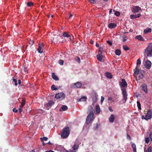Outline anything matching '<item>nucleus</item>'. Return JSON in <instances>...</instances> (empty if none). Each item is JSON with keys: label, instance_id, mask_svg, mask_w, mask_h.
I'll return each mask as SVG.
<instances>
[{"label": "nucleus", "instance_id": "0eeeda50", "mask_svg": "<svg viewBox=\"0 0 152 152\" xmlns=\"http://www.w3.org/2000/svg\"><path fill=\"white\" fill-rule=\"evenodd\" d=\"M58 35H56L54 34H52L50 36V40L53 42H57L58 41L57 38L58 37Z\"/></svg>", "mask_w": 152, "mask_h": 152}, {"label": "nucleus", "instance_id": "f8f14e48", "mask_svg": "<svg viewBox=\"0 0 152 152\" xmlns=\"http://www.w3.org/2000/svg\"><path fill=\"white\" fill-rule=\"evenodd\" d=\"M140 74H141V75H140L139 76L138 80H140L143 78L144 76L145 75V72L143 70H140Z\"/></svg>", "mask_w": 152, "mask_h": 152}, {"label": "nucleus", "instance_id": "412c9836", "mask_svg": "<svg viewBox=\"0 0 152 152\" xmlns=\"http://www.w3.org/2000/svg\"><path fill=\"white\" fill-rule=\"evenodd\" d=\"M102 54L99 53V54L97 55L96 57L98 60L101 61L102 60V58H103Z\"/></svg>", "mask_w": 152, "mask_h": 152}, {"label": "nucleus", "instance_id": "c9c22d12", "mask_svg": "<svg viewBox=\"0 0 152 152\" xmlns=\"http://www.w3.org/2000/svg\"><path fill=\"white\" fill-rule=\"evenodd\" d=\"M137 106L138 108V109L140 110H141V104H140V102L139 101H137Z\"/></svg>", "mask_w": 152, "mask_h": 152}, {"label": "nucleus", "instance_id": "4d7b16f0", "mask_svg": "<svg viewBox=\"0 0 152 152\" xmlns=\"http://www.w3.org/2000/svg\"><path fill=\"white\" fill-rule=\"evenodd\" d=\"M104 99V98L103 96H101V102H102Z\"/></svg>", "mask_w": 152, "mask_h": 152}, {"label": "nucleus", "instance_id": "2eb2a0df", "mask_svg": "<svg viewBox=\"0 0 152 152\" xmlns=\"http://www.w3.org/2000/svg\"><path fill=\"white\" fill-rule=\"evenodd\" d=\"M54 104V102L51 100H50L48 102V103L46 104V105L47 106L49 107L53 105Z\"/></svg>", "mask_w": 152, "mask_h": 152}, {"label": "nucleus", "instance_id": "052dcab7", "mask_svg": "<svg viewBox=\"0 0 152 152\" xmlns=\"http://www.w3.org/2000/svg\"><path fill=\"white\" fill-rule=\"evenodd\" d=\"M146 117H145V116L144 115H143L142 117V119H145L146 120H148V119H146Z\"/></svg>", "mask_w": 152, "mask_h": 152}, {"label": "nucleus", "instance_id": "9b49d317", "mask_svg": "<svg viewBox=\"0 0 152 152\" xmlns=\"http://www.w3.org/2000/svg\"><path fill=\"white\" fill-rule=\"evenodd\" d=\"M141 88L145 92L147 93L148 92V90L147 88V86L146 84H144L142 85L141 86Z\"/></svg>", "mask_w": 152, "mask_h": 152}, {"label": "nucleus", "instance_id": "ddd939ff", "mask_svg": "<svg viewBox=\"0 0 152 152\" xmlns=\"http://www.w3.org/2000/svg\"><path fill=\"white\" fill-rule=\"evenodd\" d=\"M135 39L140 41H144L145 40L144 38L141 35H138L136 36L135 37Z\"/></svg>", "mask_w": 152, "mask_h": 152}, {"label": "nucleus", "instance_id": "774afa93", "mask_svg": "<svg viewBox=\"0 0 152 152\" xmlns=\"http://www.w3.org/2000/svg\"><path fill=\"white\" fill-rule=\"evenodd\" d=\"M45 152H54L53 151L50 150L49 151H46Z\"/></svg>", "mask_w": 152, "mask_h": 152}, {"label": "nucleus", "instance_id": "423d86ee", "mask_svg": "<svg viewBox=\"0 0 152 152\" xmlns=\"http://www.w3.org/2000/svg\"><path fill=\"white\" fill-rule=\"evenodd\" d=\"M122 82H120V85L121 88H124L125 87H126L127 86V84L126 82L124 79H122L121 80Z\"/></svg>", "mask_w": 152, "mask_h": 152}, {"label": "nucleus", "instance_id": "9d476101", "mask_svg": "<svg viewBox=\"0 0 152 152\" xmlns=\"http://www.w3.org/2000/svg\"><path fill=\"white\" fill-rule=\"evenodd\" d=\"M152 116V112L150 110H148L146 115H145L146 119H150Z\"/></svg>", "mask_w": 152, "mask_h": 152}, {"label": "nucleus", "instance_id": "13d9d810", "mask_svg": "<svg viewBox=\"0 0 152 152\" xmlns=\"http://www.w3.org/2000/svg\"><path fill=\"white\" fill-rule=\"evenodd\" d=\"M127 139L129 138L130 140L131 139L130 136L128 134L127 135Z\"/></svg>", "mask_w": 152, "mask_h": 152}, {"label": "nucleus", "instance_id": "e433bc0d", "mask_svg": "<svg viewBox=\"0 0 152 152\" xmlns=\"http://www.w3.org/2000/svg\"><path fill=\"white\" fill-rule=\"evenodd\" d=\"M113 11L114 12H115V15L116 16H118L120 15V13L119 12H118V11H116L114 10H113Z\"/></svg>", "mask_w": 152, "mask_h": 152}, {"label": "nucleus", "instance_id": "c756f323", "mask_svg": "<svg viewBox=\"0 0 152 152\" xmlns=\"http://www.w3.org/2000/svg\"><path fill=\"white\" fill-rule=\"evenodd\" d=\"M63 36L67 38L71 37L70 35L68 34V33L67 32H64L63 34Z\"/></svg>", "mask_w": 152, "mask_h": 152}, {"label": "nucleus", "instance_id": "0e129e2a", "mask_svg": "<svg viewBox=\"0 0 152 152\" xmlns=\"http://www.w3.org/2000/svg\"><path fill=\"white\" fill-rule=\"evenodd\" d=\"M21 107H20L19 108L18 110L20 113H21L22 111V109L21 108Z\"/></svg>", "mask_w": 152, "mask_h": 152}, {"label": "nucleus", "instance_id": "20e7f679", "mask_svg": "<svg viewBox=\"0 0 152 152\" xmlns=\"http://www.w3.org/2000/svg\"><path fill=\"white\" fill-rule=\"evenodd\" d=\"M65 95L63 93H60L56 94L55 97L57 99H60L61 100H62L65 98Z\"/></svg>", "mask_w": 152, "mask_h": 152}, {"label": "nucleus", "instance_id": "a878e982", "mask_svg": "<svg viewBox=\"0 0 152 152\" xmlns=\"http://www.w3.org/2000/svg\"><path fill=\"white\" fill-rule=\"evenodd\" d=\"M61 109L63 111H66L68 109V107L66 105H63L61 107L59 111H61Z\"/></svg>", "mask_w": 152, "mask_h": 152}, {"label": "nucleus", "instance_id": "f03ea898", "mask_svg": "<svg viewBox=\"0 0 152 152\" xmlns=\"http://www.w3.org/2000/svg\"><path fill=\"white\" fill-rule=\"evenodd\" d=\"M148 51L149 52L147 53V56L148 57L152 56V43L148 44V47L145 49L144 53H146Z\"/></svg>", "mask_w": 152, "mask_h": 152}, {"label": "nucleus", "instance_id": "338daca9", "mask_svg": "<svg viewBox=\"0 0 152 152\" xmlns=\"http://www.w3.org/2000/svg\"><path fill=\"white\" fill-rule=\"evenodd\" d=\"M21 83V81L19 79L18 80V84H20Z\"/></svg>", "mask_w": 152, "mask_h": 152}, {"label": "nucleus", "instance_id": "7c9ffc66", "mask_svg": "<svg viewBox=\"0 0 152 152\" xmlns=\"http://www.w3.org/2000/svg\"><path fill=\"white\" fill-rule=\"evenodd\" d=\"M121 52L120 50L118 49H117L115 51V54L118 56H119L121 55Z\"/></svg>", "mask_w": 152, "mask_h": 152}, {"label": "nucleus", "instance_id": "2f4dec72", "mask_svg": "<svg viewBox=\"0 0 152 152\" xmlns=\"http://www.w3.org/2000/svg\"><path fill=\"white\" fill-rule=\"evenodd\" d=\"M144 152H152V147L151 146H149L148 148L147 151H145L144 149Z\"/></svg>", "mask_w": 152, "mask_h": 152}, {"label": "nucleus", "instance_id": "ea45409f", "mask_svg": "<svg viewBox=\"0 0 152 152\" xmlns=\"http://www.w3.org/2000/svg\"><path fill=\"white\" fill-rule=\"evenodd\" d=\"M149 138L148 137H147L145 138V142L147 144L149 142Z\"/></svg>", "mask_w": 152, "mask_h": 152}, {"label": "nucleus", "instance_id": "f704fd0d", "mask_svg": "<svg viewBox=\"0 0 152 152\" xmlns=\"http://www.w3.org/2000/svg\"><path fill=\"white\" fill-rule=\"evenodd\" d=\"M40 45H39V47L37 49L38 52L39 53H42V51L41 50L42 47L40 46Z\"/></svg>", "mask_w": 152, "mask_h": 152}, {"label": "nucleus", "instance_id": "c85d7f7f", "mask_svg": "<svg viewBox=\"0 0 152 152\" xmlns=\"http://www.w3.org/2000/svg\"><path fill=\"white\" fill-rule=\"evenodd\" d=\"M26 102V100L25 99H23L22 100L21 105L20 106V107H22L24 105Z\"/></svg>", "mask_w": 152, "mask_h": 152}, {"label": "nucleus", "instance_id": "7ed1b4c3", "mask_svg": "<svg viewBox=\"0 0 152 152\" xmlns=\"http://www.w3.org/2000/svg\"><path fill=\"white\" fill-rule=\"evenodd\" d=\"M94 114L93 112L91 111L86 118V123L89 124L94 119Z\"/></svg>", "mask_w": 152, "mask_h": 152}, {"label": "nucleus", "instance_id": "f257e3e1", "mask_svg": "<svg viewBox=\"0 0 152 152\" xmlns=\"http://www.w3.org/2000/svg\"><path fill=\"white\" fill-rule=\"evenodd\" d=\"M69 127L66 126L63 129L61 133V136L63 139L66 138L69 136Z\"/></svg>", "mask_w": 152, "mask_h": 152}, {"label": "nucleus", "instance_id": "72a5a7b5", "mask_svg": "<svg viewBox=\"0 0 152 152\" xmlns=\"http://www.w3.org/2000/svg\"><path fill=\"white\" fill-rule=\"evenodd\" d=\"M124 49L125 51H127L129 49V48L127 47L126 45H124L123 46Z\"/></svg>", "mask_w": 152, "mask_h": 152}, {"label": "nucleus", "instance_id": "393cba45", "mask_svg": "<svg viewBox=\"0 0 152 152\" xmlns=\"http://www.w3.org/2000/svg\"><path fill=\"white\" fill-rule=\"evenodd\" d=\"M87 98L86 96H83L78 99V102H85L86 101Z\"/></svg>", "mask_w": 152, "mask_h": 152}, {"label": "nucleus", "instance_id": "4c0bfd02", "mask_svg": "<svg viewBox=\"0 0 152 152\" xmlns=\"http://www.w3.org/2000/svg\"><path fill=\"white\" fill-rule=\"evenodd\" d=\"M137 18L136 15H130V18L131 19H136Z\"/></svg>", "mask_w": 152, "mask_h": 152}, {"label": "nucleus", "instance_id": "5701e85b", "mask_svg": "<svg viewBox=\"0 0 152 152\" xmlns=\"http://www.w3.org/2000/svg\"><path fill=\"white\" fill-rule=\"evenodd\" d=\"M52 77L54 80H59L58 77L55 74L54 72L52 73Z\"/></svg>", "mask_w": 152, "mask_h": 152}, {"label": "nucleus", "instance_id": "37998d69", "mask_svg": "<svg viewBox=\"0 0 152 152\" xmlns=\"http://www.w3.org/2000/svg\"><path fill=\"white\" fill-rule=\"evenodd\" d=\"M40 139L41 140H42L43 141L44 140L47 141L48 140V138L45 137H43L42 138H41Z\"/></svg>", "mask_w": 152, "mask_h": 152}, {"label": "nucleus", "instance_id": "6ab92c4d", "mask_svg": "<svg viewBox=\"0 0 152 152\" xmlns=\"http://www.w3.org/2000/svg\"><path fill=\"white\" fill-rule=\"evenodd\" d=\"M115 117L113 114H111L109 118V120L110 123H113L115 120Z\"/></svg>", "mask_w": 152, "mask_h": 152}, {"label": "nucleus", "instance_id": "473e14b6", "mask_svg": "<svg viewBox=\"0 0 152 152\" xmlns=\"http://www.w3.org/2000/svg\"><path fill=\"white\" fill-rule=\"evenodd\" d=\"M27 4L28 7H31L33 5V3L31 1H28Z\"/></svg>", "mask_w": 152, "mask_h": 152}, {"label": "nucleus", "instance_id": "f3484780", "mask_svg": "<svg viewBox=\"0 0 152 152\" xmlns=\"http://www.w3.org/2000/svg\"><path fill=\"white\" fill-rule=\"evenodd\" d=\"M100 112V108L99 105L96 106V108L95 109V112L96 114L99 113Z\"/></svg>", "mask_w": 152, "mask_h": 152}, {"label": "nucleus", "instance_id": "603ef678", "mask_svg": "<svg viewBox=\"0 0 152 152\" xmlns=\"http://www.w3.org/2000/svg\"><path fill=\"white\" fill-rule=\"evenodd\" d=\"M12 111L14 112L17 113L18 112V110L15 108H14L12 109Z\"/></svg>", "mask_w": 152, "mask_h": 152}, {"label": "nucleus", "instance_id": "680f3d73", "mask_svg": "<svg viewBox=\"0 0 152 152\" xmlns=\"http://www.w3.org/2000/svg\"><path fill=\"white\" fill-rule=\"evenodd\" d=\"M34 43V42L33 40H31L30 41V44L31 45H32Z\"/></svg>", "mask_w": 152, "mask_h": 152}, {"label": "nucleus", "instance_id": "49530a36", "mask_svg": "<svg viewBox=\"0 0 152 152\" xmlns=\"http://www.w3.org/2000/svg\"><path fill=\"white\" fill-rule=\"evenodd\" d=\"M97 99V98L96 96H95V97H94L92 98V100L94 103L96 101Z\"/></svg>", "mask_w": 152, "mask_h": 152}, {"label": "nucleus", "instance_id": "864d4df0", "mask_svg": "<svg viewBox=\"0 0 152 152\" xmlns=\"http://www.w3.org/2000/svg\"><path fill=\"white\" fill-rule=\"evenodd\" d=\"M127 96L124 97V103H125L127 99Z\"/></svg>", "mask_w": 152, "mask_h": 152}, {"label": "nucleus", "instance_id": "5fc2aeb1", "mask_svg": "<svg viewBox=\"0 0 152 152\" xmlns=\"http://www.w3.org/2000/svg\"><path fill=\"white\" fill-rule=\"evenodd\" d=\"M141 16V14L140 13H138L136 15L137 18H139Z\"/></svg>", "mask_w": 152, "mask_h": 152}, {"label": "nucleus", "instance_id": "c03bdc74", "mask_svg": "<svg viewBox=\"0 0 152 152\" xmlns=\"http://www.w3.org/2000/svg\"><path fill=\"white\" fill-rule=\"evenodd\" d=\"M64 55H65V57H66V58H69V55L66 52H65L64 53Z\"/></svg>", "mask_w": 152, "mask_h": 152}, {"label": "nucleus", "instance_id": "4be33fe9", "mask_svg": "<svg viewBox=\"0 0 152 152\" xmlns=\"http://www.w3.org/2000/svg\"><path fill=\"white\" fill-rule=\"evenodd\" d=\"M131 144L132 145V147L133 149L134 152H136V145L134 143L131 142Z\"/></svg>", "mask_w": 152, "mask_h": 152}, {"label": "nucleus", "instance_id": "b1692460", "mask_svg": "<svg viewBox=\"0 0 152 152\" xmlns=\"http://www.w3.org/2000/svg\"><path fill=\"white\" fill-rule=\"evenodd\" d=\"M121 90L122 92V94L124 97L127 96V94L126 92V90L125 88H122Z\"/></svg>", "mask_w": 152, "mask_h": 152}, {"label": "nucleus", "instance_id": "09e8293b", "mask_svg": "<svg viewBox=\"0 0 152 152\" xmlns=\"http://www.w3.org/2000/svg\"><path fill=\"white\" fill-rule=\"evenodd\" d=\"M107 42L108 44L110 45V46H111L112 45V42L110 41H107Z\"/></svg>", "mask_w": 152, "mask_h": 152}, {"label": "nucleus", "instance_id": "bb28decb", "mask_svg": "<svg viewBox=\"0 0 152 152\" xmlns=\"http://www.w3.org/2000/svg\"><path fill=\"white\" fill-rule=\"evenodd\" d=\"M106 77L108 78L111 79L112 78V75L109 72H106Z\"/></svg>", "mask_w": 152, "mask_h": 152}, {"label": "nucleus", "instance_id": "39448f33", "mask_svg": "<svg viewBox=\"0 0 152 152\" xmlns=\"http://www.w3.org/2000/svg\"><path fill=\"white\" fill-rule=\"evenodd\" d=\"M82 86V83L79 82H77L72 84L71 86V87L73 88H78L81 87Z\"/></svg>", "mask_w": 152, "mask_h": 152}, {"label": "nucleus", "instance_id": "3c124183", "mask_svg": "<svg viewBox=\"0 0 152 152\" xmlns=\"http://www.w3.org/2000/svg\"><path fill=\"white\" fill-rule=\"evenodd\" d=\"M123 42H125L126 41V37H125V36H124V37H123Z\"/></svg>", "mask_w": 152, "mask_h": 152}, {"label": "nucleus", "instance_id": "6e6552de", "mask_svg": "<svg viewBox=\"0 0 152 152\" xmlns=\"http://www.w3.org/2000/svg\"><path fill=\"white\" fill-rule=\"evenodd\" d=\"M141 10V8L139 6H136L133 8L132 11L134 13L138 12L139 11Z\"/></svg>", "mask_w": 152, "mask_h": 152}, {"label": "nucleus", "instance_id": "1a4fd4ad", "mask_svg": "<svg viewBox=\"0 0 152 152\" xmlns=\"http://www.w3.org/2000/svg\"><path fill=\"white\" fill-rule=\"evenodd\" d=\"M151 63L148 60H147L145 64V67L147 69H150L151 66Z\"/></svg>", "mask_w": 152, "mask_h": 152}, {"label": "nucleus", "instance_id": "dca6fc26", "mask_svg": "<svg viewBox=\"0 0 152 152\" xmlns=\"http://www.w3.org/2000/svg\"><path fill=\"white\" fill-rule=\"evenodd\" d=\"M151 31L152 29L151 28H147L144 29L143 31V33L145 34L151 32Z\"/></svg>", "mask_w": 152, "mask_h": 152}, {"label": "nucleus", "instance_id": "4468645a", "mask_svg": "<svg viewBox=\"0 0 152 152\" xmlns=\"http://www.w3.org/2000/svg\"><path fill=\"white\" fill-rule=\"evenodd\" d=\"M134 76L137 78V75L139 74V70L138 69L137 66L134 69Z\"/></svg>", "mask_w": 152, "mask_h": 152}, {"label": "nucleus", "instance_id": "a211bd4d", "mask_svg": "<svg viewBox=\"0 0 152 152\" xmlns=\"http://www.w3.org/2000/svg\"><path fill=\"white\" fill-rule=\"evenodd\" d=\"M117 25L115 23H110L108 24V27L110 28H115Z\"/></svg>", "mask_w": 152, "mask_h": 152}, {"label": "nucleus", "instance_id": "8fccbe9b", "mask_svg": "<svg viewBox=\"0 0 152 152\" xmlns=\"http://www.w3.org/2000/svg\"><path fill=\"white\" fill-rule=\"evenodd\" d=\"M149 137L151 140V141H152V132H150L149 134Z\"/></svg>", "mask_w": 152, "mask_h": 152}, {"label": "nucleus", "instance_id": "6e6d98bb", "mask_svg": "<svg viewBox=\"0 0 152 152\" xmlns=\"http://www.w3.org/2000/svg\"><path fill=\"white\" fill-rule=\"evenodd\" d=\"M108 109H109V110L111 112H112L113 111V110L112 109V108L110 107H109Z\"/></svg>", "mask_w": 152, "mask_h": 152}, {"label": "nucleus", "instance_id": "cd10ccee", "mask_svg": "<svg viewBox=\"0 0 152 152\" xmlns=\"http://www.w3.org/2000/svg\"><path fill=\"white\" fill-rule=\"evenodd\" d=\"M98 52L99 53L103 54L104 52L103 50V48L102 47H100L99 48Z\"/></svg>", "mask_w": 152, "mask_h": 152}, {"label": "nucleus", "instance_id": "bf43d9fd", "mask_svg": "<svg viewBox=\"0 0 152 152\" xmlns=\"http://www.w3.org/2000/svg\"><path fill=\"white\" fill-rule=\"evenodd\" d=\"M48 18H50V17L53 18V15L52 14H50L48 15Z\"/></svg>", "mask_w": 152, "mask_h": 152}, {"label": "nucleus", "instance_id": "de8ad7c7", "mask_svg": "<svg viewBox=\"0 0 152 152\" xmlns=\"http://www.w3.org/2000/svg\"><path fill=\"white\" fill-rule=\"evenodd\" d=\"M13 81L15 82V86H17L18 85V83H17V80L15 79H13Z\"/></svg>", "mask_w": 152, "mask_h": 152}, {"label": "nucleus", "instance_id": "79ce46f5", "mask_svg": "<svg viewBox=\"0 0 152 152\" xmlns=\"http://www.w3.org/2000/svg\"><path fill=\"white\" fill-rule=\"evenodd\" d=\"M51 88L52 90H55L57 89V88H56L55 86L54 85L52 86Z\"/></svg>", "mask_w": 152, "mask_h": 152}, {"label": "nucleus", "instance_id": "e2e57ef3", "mask_svg": "<svg viewBox=\"0 0 152 152\" xmlns=\"http://www.w3.org/2000/svg\"><path fill=\"white\" fill-rule=\"evenodd\" d=\"M77 61L78 62V63H80V58L79 57H77Z\"/></svg>", "mask_w": 152, "mask_h": 152}, {"label": "nucleus", "instance_id": "69168bd1", "mask_svg": "<svg viewBox=\"0 0 152 152\" xmlns=\"http://www.w3.org/2000/svg\"><path fill=\"white\" fill-rule=\"evenodd\" d=\"M39 45H40V46L42 47L44 46V44L43 43H42L41 44H39Z\"/></svg>", "mask_w": 152, "mask_h": 152}, {"label": "nucleus", "instance_id": "58836bf2", "mask_svg": "<svg viewBox=\"0 0 152 152\" xmlns=\"http://www.w3.org/2000/svg\"><path fill=\"white\" fill-rule=\"evenodd\" d=\"M59 64L61 65H63L64 64V61L62 60H60L58 61Z\"/></svg>", "mask_w": 152, "mask_h": 152}, {"label": "nucleus", "instance_id": "a18cd8bd", "mask_svg": "<svg viewBox=\"0 0 152 152\" xmlns=\"http://www.w3.org/2000/svg\"><path fill=\"white\" fill-rule=\"evenodd\" d=\"M141 64V61L139 59H138L137 61V65Z\"/></svg>", "mask_w": 152, "mask_h": 152}, {"label": "nucleus", "instance_id": "aec40b11", "mask_svg": "<svg viewBox=\"0 0 152 152\" xmlns=\"http://www.w3.org/2000/svg\"><path fill=\"white\" fill-rule=\"evenodd\" d=\"M79 147V145L77 142H75L74 143V145L72 147V148L74 150H75L78 149Z\"/></svg>", "mask_w": 152, "mask_h": 152}, {"label": "nucleus", "instance_id": "a19ab883", "mask_svg": "<svg viewBox=\"0 0 152 152\" xmlns=\"http://www.w3.org/2000/svg\"><path fill=\"white\" fill-rule=\"evenodd\" d=\"M92 4H95L96 2V1L94 0H88Z\"/></svg>", "mask_w": 152, "mask_h": 152}]
</instances>
